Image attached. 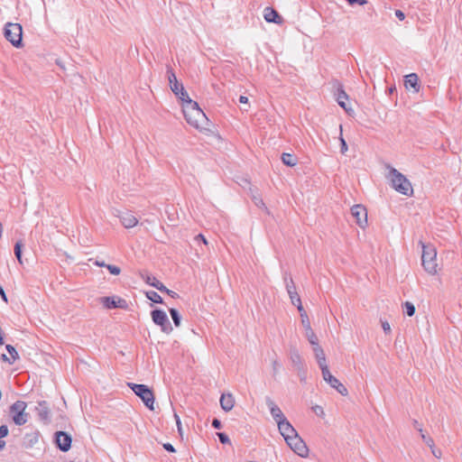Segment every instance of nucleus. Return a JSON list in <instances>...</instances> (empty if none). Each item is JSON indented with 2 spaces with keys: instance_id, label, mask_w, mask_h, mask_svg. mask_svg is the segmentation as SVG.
<instances>
[{
  "instance_id": "7ed1b4c3",
  "label": "nucleus",
  "mask_w": 462,
  "mask_h": 462,
  "mask_svg": "<svg viewBox=\"0 0 462 462\" xmlns=\"http://www.w3.org/2000/svg\"><path fill=\"white\" fill-rule=\"evenodd\" d=\"M420 244L422 246V255H421V263L424 270L431 275L437 273V252L434 246L430 245H425L421 241Z\"/></svg>"
},
{
  "instance_id": "a211bd4d",
  "label": "nucleus",
  "mask_w": 462,
  "mask_h": 462,
  "mask_svg": "<svg viewBox=\"0 0 462 462\" xmlns=\"http://www.w3.org/2000/svg\"><path fill=\"white\" fill-rule=\"evenodd\" d=\"M72 437L68 432L60 430V451L67 452L70 449Z\"/></svg>"
},
{
  "instance_id": "0eeeda50",
  "label": "nucleus",
  "mask_w": 462,
  "mask_h": 462,
  "mask_svg": "<svg viewBox=\"0 0 462 462\" xmlns=\"http://www.w3.org/2000/svg\"><path fill=\"white\" fill-rule=\"evenodd\" d=\"M152 321L161 327L162 332L170 334L172 331V327L169 321L166 313L162 310H154L151 313Z\"/></svg>"
},
{
  "instance_id": "a18cd8bd",
  "label": "nucleus",
  "mask_w": 462,
  "mask_h": 462,
  "mask_svg": "<svg viewBox=\"0 0 462 462\" xmlns=\"http://www.w3.org/2000/svg\"><path fill=\"white\" fill-rule=\"evenodd\" d=\"M382 328L385 333L391 332V326L387 321H382Z\"/></svg>"
},
{
  "instance_id": "f3484780",
  "label": "nucleus",
  "mask_w": 462,
  "mask_h": 462,
  "mask_svg": "<svg viewBox=\"0 0 462 462\" xmlns=\"http://www.w3.org/2000/svg\"><path fill=\"white\" fill-rule=\"evenodd\" d=\"M171 89L181 100L182 104L187 103V100H191L181 83L175 82Z\"/></svg>"
},
{
  "instance_id": "de8ad7c7",
  "label": "nucleus",
  "mask_w": 462,
  "mask_h": 462,
  "mask_svg": "<svg viewBox=\"0 0 462 462\" xmlns=\"http://www.w3.org/2000/svg\"><path fill=\"white\" fill-rule=\"evenodd\" d=\"M346 1H347V2L349 3V5H355V4H358V5H365V4L367 3V1H366V0H346Z\"/></svg>"
},
{
  "instance_id": "c756f323",
  "label": "nucleus",
  "mask_w": 462,
  "mask_h": 462,
  "mask_svg": "<svg viewBox=\"0 0 462 462\" xmlns=\"http://www.w3.org/2000/svg\"><path fill=\"white\" fill-rule=\"evenodd\" d=\"M252 199L254 203V205L260 208L264 209L266 212H268V208H266L263 199L259 195H254L252 197Z\"/></svg>"
},
{
  "instance_id": "f8f14e48",
  "label": "nucleus",
  "mask_w": 462,
  "mask_h": 462,
  "mask_svg": "<svg viewBox=\"0 0 462 462\" xmlns=\"http://www.w3.org/2000/svg\"><path fill=\"white\" fill-rule=\"evenodd\" d=\"M265 402L270 410L272 417L277 424H279L282 420H287L279 406L270 397H266Z\"/></svg>"
},
{
  "instance_id": "4c0bfd02",
  "label": "nucleus",
  "mask_w": 462,
  "mask_h": 462,
  "mask_svg": "<svg viewBox=\"0 0 462 462\" xmlns=\"http://www.w3.org/2000/svg\"><path fill=\"white\" fill-rule=\"evenodd\" d=\"M217 437L219 439V441L222 444H229L230 443V439H229L228 436L226 433L218 432V433H217Z\"/></svg>"
},
{
  "instance_id": "2f4dec72",
  "label": "nucleus",
  "mask_w": 462,
  "mask_h": 462,
  "mask_svg": "<svg viewBox=\"0 0 462 462\" xmlns=\"http://www.w3.org/2000/svg\"><path fill=\"white\" fill-rule=\"evenodd\" d=\"M320 370H321V373H322V377L324 379V381H328L329 379V377L331 378L333 375L330 374L329 372V369H328V365H320L319 366Z\"/></svg>"
},
{
  "instance_id": "2eb2a0df",
  "label": "nucleus",
  "mask_w": 462,
  "mask_h": 462,
  "mask_svg": "<svg viewBox=\"0 0 462 462\" xmlns=\"http://www.w3.org/2000/svg\"><path fill=\"white\" fill-rule=\"evenodd\" d=\"M263 17L267 23H274L276 24H281L283 21L279 13L273 7L269 6L264 8Z\"/></svg>"
},
{
  "instance_id": "c9c22d12",
  "label": "nucleus",
  "mask_w": 462,
  "mask_h": 462,
  "mask_svg": "<svg viewBox=\"0 0 462 462\" xmlns=\"http://www.w3.org/2000/svg\"><path fill=\"white\" fill-rule=\"evenodd\" d=\"M420 434H421V439L425 442V444L427 446H429L430 448H434V440L430 437L423 434V432H421Z\"/></svg>"
},
{
  "instance_id": "f704fd0d",
  "label": "nucleus",
  "mask_w": 462,
  "mask_h": 462,
  "mask_svg": "<svg viewBox=\"0 0 462 462\" xmlns=\"http://www.w3.org/2000/svg\"><path fill=\"white\" fill-rule=\"evenodd\" d=\"M106 268L113 275H119L121 273V269L116 265L107 264Z\"/></svg>"
},
{
  "instance_id": "423d86ee",
  "label": "nucleus",
  "mask_w": 462,
  "mask_h": 462,
  "mask_svg": "<svg viewBox=\"0 0 462 462\" xmlns=\"http://www.w3.org/2000/svg\"><path fill=\"white\" fill-rule=\"evenodd\" d=\"M26 403L23 401H17L12 404L10 411L13 415L14 422L18 425H23L27 421V414L24 413Z\"/></svg>"
},
{
  "instance_id": "72a5a7b5",
  "label": "nucleus",
  "mask_w": 462,
  "mask_h": 462,
  "mask_svg": "<svg viewBox=\"0 0 462 462\" xmlns=\"http://www.w3.org/2000/svg\"><path fill=\"white\" fill-rule=\"evenodd\" d=\"M168 79H169V83H170V87L171 88H172V85L175 83V82H179L177 78H176V75L175 73L172 71V69H169L168 71Z\"/></svg>"
},
{
  "instance_id": "1a4fd4ad",
  "label": "nucleus",
  "mask_w": 462,
  "mask_h": 462,
  "mask_svg": "<svg viewBox=\"0 0 462 462\" xmlns=\"http://www.w3.org/2000/svg\"><path fill=\"white\" fill-rule=\"evenodd\" d=\"M351 215L361 228H365L367 226V210L364 206L359 204L354 205L351 208Z\"/></svg>"
},
{
  "instance_id": "8fccbe9b",
  "label": "nucleus",
  "mask_w": 462,
  "mask_h": 462,
  "mask_svg": "<svg viewBox=\"0 0 462 462\" xmlns=\"http://www.w3.org/2000/svg\"><path fill=\"white\" fill-rule=\"evenodd\" d=\"M212 427L214 429H221L222 428V424H221V421L218 420V419H214L212 420Z\"/></svg>"
},
{
  "instance_id": "c85d7f7f",
  "label": "nucleus",
  "mask_w": 462,
  "mask_h": 462,
  "mask_svg": "<svg viewBox=\"0 0 462 462\" xmlns=\"http://www.w3.org/2000/svg\"><path fill=\"white\" fill-rule=\"evenodd\" d=\"M22 246L23 243L21 241L16 242L14 245V254L20 264L23 263L22 258Z\"/></svg>"
},
{
  "instance_id": "4468645a",
  "label": "nucleus",
  "mask_w": 462,
  "mask_h": 462,
  "mask_svg": "<svg viewBox=\"0 0 462 462\" xmlns=\"http://www.w3.org/2000/svg\"><path fill=\"white\" fill-rule=\"evenodd\" d=\"M301 324L305 330V337H307L310 344L317 345L318 337L316 336L313 329L311 328V325H310L309 317H305L304 315H302Z\"/></svg>"
},
{
  "instance_id": "09e8293b",
  "label": "nucleus",
  "mask_w": 462,
  "mask_h": 462,
  "mask_svg": "<svg viewBox=\"0 0 462 462\" xmlns=\"http://www.w3.org/2000/svg\"><path fill=\"white\" fill-rule=\"evenodd\" d=\"M195 240L197 242H202L203 244L207 245L208 244V241L207 239L205 238V236L202 235V234H199L195 236Z\"/></svg>"
},
{
  "instance_id": "ea45409f",
  "label": "nucleus",
  "mask_w": 462,
  "mask_h": 462,
  "mask_svg": "<svg viewBox=\"0 0 462 462\" xmlns=\"http://www.w3.org/2000/svg\"><path fill=\"white\" fill-rule=\"evenodd\" d=\"M312 411L316 413L318 416H324L325 412L323 411V408L319 405H315L312 407Z\"/></svg>"
},
{
  "instance_id": "bb28decb",
  "label": "nucleus",
  "mask_w": 462,
  "mask_h": 462,
  "mask_svg": "<svg viewBox=\"0 0 462 462\" xmlns=\"http://www.w3.org/2000/svg\"><path fill=\"white\" fill-rule=\"evenodd\" d=\"M146 297L154 303H163L162 298L154 291H147Z\"/></svg>"
},
{
  "instance_id": "6e6552de",
  "label": "nucleus",
  "mask_w": 462,
  "mask_h": 462,
  "mask_svg": "<svg viewBox=\"0 0 462 462\" xmlns=\"http://www.w3.org/2000/svg\"><path fill=\"white\" fill-rule=\"evenodd\" d=\"M286 443L300 457H305L308 455V447L298 434L287 439Z\"/></svg>"
},
{
  "instance_id": "473e14b6",
  "label": "nucleus",
  "mask_w": 462,
  "mask_h": 462,
  "mask_svg": "<svg viewBox=\"0 0 462 462\" xmlns=\"http://www.w3.org/2000/svg\"><path fill=\"white\" fill-rule=\"evenodd\" d=\"M5 348L10 354L12 361H16L19 358L17 351L12 345H6Z\"/></svg>"
},
{
  "instance_id": "49530a36",
  "label": "nucleus",
  "mask_w": 462,
  "mask_h": 462,
  "mask_svg": "<svg viewBox=\"0 0 462 462\" xmlns=\"http://www.w3.org/2000/svg\"><path fill=\"white\" fill-rule=\"evenodd\" d=\"M174 418H175V420H176L178 430L181 434L182 429H181L180 419V417H179V415L177 413H174Z\"/></svg>"
},
{
  "instance_id": "412c9836",
  "label": "nucleus",
  "mask_w": 462,
  "mask_h": 462,
  "mask_svg": "<svg viewBox=\"0 0 462 462\" xmlns=\"http://www.w3.org/2000/svg\"><path fill=\"white\" fill-rule=\"evenodd\" d=\"M404 85L406 88H413L415 92H419L420 85L417 74L411 73L405 76Z\"/></svg>"
},
{
  "instance_id": "37998d69",
  "label": "nucleus",
  "mask_w": 462,
  "mask_h": 462,
  "mask_svg": "<svg viewBox=\"0 0 462 462\" xmlns=\"http://www.w3.org/2000/svg\"><path fill=\"white\" fill-rule=\"evenodd\" d=\"M8 435V428L5 425L0 426V439L5 438Z\"/></svg>"
},
{
  "instance_id": "9d476101",
  "label": "nucleus",
  "mask_w": 462,
  "mask_h": 462,
  "mask_svg": "<svg viewBox=\"0 0 462 462\" xmlns=\"http://www.w3.org/2000/svg\"><path fill=\"white\" fill-rule=\"evenodd\" d=\"M101 302L106 309H126L127 302L125 299L120 297H103L101 298Z\"/></svg>"
},
{
  "instance_id": "bf43d9fd",
  "label": "nucleus",
  "mask_w": 462,
  "mask_h": 462,
  "mask_svg": "<svg viewBox=\"0 0 462 462\" xmlns=\"http://www.w3.org/2000/svg\"><path fill=\"white\" fill-rule=\"evenodd\" d=\"M279 366H280V364L278 363V361H277V360H274V361L273 362V370H274V371H276V370L279 368Z\"/></svg>"
},
{
  "instance_id": "b1692460",
  "label": "nucleus",
  "mask_w": 462,
  "mask_h": 462,
  "mask_svg": "<svg viewBox=\"0 0 462 462\" xmlns=\"http://www.w3.org/2000/svg\"><path fill=\"white\" fill-rule=\"evenodd\" d=\"M142 278L145 281L146 283L156 288L158 291H163L165 289V285L157 280L154 276L149 274H142Z\"/></svg>"
},
{
  "instance_id": "f257e3e1",
  "label": "nucleus",
  "mask_w": 462,
  "mask_h": 462,
  "mask_svg": "<svg viewBox=\"0 0 462 462\" xmlns=\"http://www.w3.org/2000/svg\"><path fill=\"white\" fill-rule=\"evenodd\" d=\"M182 112L188 124L195 128L204 129L208 125V118L196 101L187 100V103L182 104Z\"/></svg>"
},
{
  "instance_id": "c03bdc74",
  "label": "nucleus",
  "mask_w": 462,
  "mask_h": 462,
  "mask_svg": "<svg viewBox=\"0 0 462 462\" xmlns=\"http://www.w3.org/2000/svg\"><path fill=\"white\" fill-rule=\"evenodd\" d=\"M340 143H341V152L345 153L347 151V144L342 136L340 137Z\"/></svg>"
},
{
  "instance_id": "a878e982",
  "label": "nucleus",
  "mask_w": 462,
  "mask_h": 462,
  "mask_svg": "<svg viewBox=\"0 0 462 462\" xmlns=\"http://www.w3.org/2000/svg\"><path fill=\"white\" fill-rule=\"evenodd\" d=\"M348 98V96L346 95V93L344 91V89L342 88H338L337 89V101L338 103V105L344 108L345 110H346V100Z\"/></svg>"
},
{
  "instance_id": "e433bc0d",
  "label": "nucleus",
  "mask_w": 462,
  "mask_h": 462,
  "mask_svg": "<svg viewBox=\"0 0 462 462\" xmlns=\"http://www.w3.org/2000/svg\"><path fill=\"white\" fill-rule=\"evenodd\" d=\"M297 374L300 377V380L301 383H306V381H307V370H306V366L302 368V370H298L297 371Z\"/></svg>"
},
{
  "instance_id": "39448f33",
  "label": "nucleus",
  "mask_w": 462,
  "mask_h": 462,
  "mask_svg": "<svg viewBox=\"0 0 462 462\" xmlns=\"http://www.w3.org/2000/svg\"><path fill=\"white\" fill-rule=\"evenodd\" d=\"M23 29L19 23H8L5 27V37L14 47L22 45Z\"/></svg>"
},
{
  "instance_id": "aec40b11",
  "label": "nucleus",
  "mask_w": 462,
  "mask_h": 462,
  "mask_svg": "<svg viewBox=\"0 0 462 462\" xmlns=\"http://www.w3.org/2000/svg\"><path fill=\"white\" fill-rule=\"evenodd\" d=\"M235 398L231 393H223L220 397V406L225 411H229L234 408Z\"/></svg>"
},
{
  "instance_id": "3c124183",
  "label": "nucleus",
  "mask_w": 462,
  "mask_h": 462,
  "mask_svg": "<svg viewBox=\"0 0 462 462\" xmlns=\"http://www.w3.org/2000/svg\"><path fill=\"white\" fill-rule=\"evenodd\" d=\"M163 448L169 452H175V448L171 443L163 444Z\"/></svg>"
},
{
  "instance_id": "6e6d98bb",
  "label": "nucleus",
  "mask_w": 462,
  "mask_h": 462,
  "mask_svg": "<svg viewBox=\"0 0 462 462\" xmlns=\"http://www.w3.org/2000/svg\"><path fill=\"white\" fill-rule=\"evenodd\" d=\"M52 440L56 447H58V430L53 433Z\"/></svg>"
},
{
  "instance_id": "393cba45",
  "label": "nucleus",
  "mask_w": 462,
  "mask_h": 462,
  "mask_svg": "<svg viewBox=\"0 0 462 462\" xmlns=\"http://www.w3.org/2000/svg\"><path fill=\"white\" fill-rule=\"evenodd\" d=\"M281 159H282V162L285 165L290 166V167H293L298 163V158L294 154H291V153L283 152L282 154Z\"/></svg>"
},
{
  "instance_id": "052dcab7",
  "label": "nucleus",
  "mask_w": 462,
  "mask_h": 462,
  "mask_svg": "<svg viewBox=\"0 0 462 462\" xmlns=\"http://www.w3.org/2000/svg\"><path fill=\"white\" fill-rule=\"evenodd\" d=\"M414 427L421 433L422 432V429L421 427L419 425L418 421L417 420H414Z\"/></svg>"
},
{
  "instance_id": "4d7b16f0",
  "label": "nucleus",
  "mask_w": 462,
  "mask_h": 462,
  "mask_svg": "<svg viewBox=\"0 0 462 462\" xmlns=\"http://www.w3.org/2000/svg\"><path fill=\"white\" fill-rule=\"evenodd\" d=\"M239 102L242 104H246L248 102V98L245 96H240Z\"/></svg>"
},
{
  "instance_id": "20e7f679",
  "label": "nucleus",
  "mask_w": 462,
  "mask_h": 462,
  "mask_svg": "<svg viewBox=\"0 0 462 462\" xmlns=\"http://www.w3.org/2000/svg\"><path fill=\"white\" fill-rule=\"evenodd\" d=\"M128 387L143 402L151 411L154 410V394L151 388L145 384L128 383Z\"/></svg>"
},
{
  "instance_id": "cd10ccee",
  "label": "nucleus",
  "mask_w": 462,
  "mask_h": 462,
  "mask_svg": "<svg viewBox=\"0 0 462 462\" xmlns=\"http://www.w3.org/2000/svg\"><path fill=\"white\" fill-rule=\"evenodd\" d=\"M169 312L171 314V317L173 320V323L176 327H180V315L179 313V311L176 310V309H170L169 310Z\"/></svg>"
},
{
  "instance_id": "864d4df0",
  "label": "nucleus",
  "mask_w": 462,
  "mask_h": 462,
  "mask_svg": "<svg viewBox=\"0 0 462 462\" xmlns=\"http://www.w3.org/2000/svg\"><path fill=\"white\" fill-rule=\"evenodd\" d=\"M395 15L400 20H403L405 18L404 14L401 10H396L395 11Z\"/></svg>"
},
{
  "instance_id": "5fc2aeb1",
  "label": "nucleus",
  "mask_w": 462,
  "mask_h": 462,
  "mask_svg": "<svg viewBox=\"0 0 462 462\" xmlns=\"http://www.w3.org/2000/svg\"><path fill=\"white\" fill-rule=\"evenodd\" d=\"M2 359H3V361L8 362L11 365L15 362V361H12V358L7 357L6 355H5V354L2 355Z\"/></svg>"
},
{
  "instance_id": "58836bf2",
  "label": "nucleus",
  "mask_w": 462,
  "mask_h": 462,
  "mask_svg": "<svg viewBox=\"0 0 462 462\" xmlns=\"http://www.w3.org/2000/svg\"><path fill=\"white\" fill-rule=\"evenodd\" d=\"M294 306L297 307L299 312H300V319L302 320V315H304L305 317H308L307 315V312L306 310H304L302 304H301V301L296 303V304H293Z\"/></svg>"
},
{
  "instance_id": "79ce46f5",
  "label": "nucleus",
  "mask_w": 462,
  "mask_h": 462,
  "mask_svg": "<svg viewBox=\"0 0 462 462\" xmlns=\"http://www.w3.org/2000/svg\"><path fill=\"white\" fill-rule=\"evenodd\" d=\"M89 261L92 262L93 264H95L96 266H98V267H106L107 266V264L102 260L89 259Z\"/></svg>"
},
{
  "instance_id": "5701e85b",
  "label": "nucleus",
  "mask_w": 462,
  "mask_h": 462,
  "mask_svg": "<svg viewBox=\"0 0 462 462\" xmlns=\"http://www.w3.org/2000/svg\"><path fill=\"white\" fill-rule=\"evenodd\" d=\"M332 388L336 389L341 395L346 396L348 392L347 389L343 385L335 376H332L326 381Z\"/></svg>"
},
{
  "instance_id": "680f3d73",
  "label": "nucleus",
  "mask_w": 462,
  "mask_h": 462,
  "mask_svg": "<svg viewBox=\"0 0 462 462\" xmlns=\"http://www.w3.org/2000/svg\"><path fill=\"white\" fill-rule=\"evenodd\" d=\"M5 447V441L0 440V450L4 449Z\"/></svg>"
},
{
  "instance_id": "ddd939ff",
  "label": "nucleus",
  "mask_w": 462,
  "mask_h": 462,
  "mask_svg": "<svg viewBox=\"0 0 462 462\" xmlns=\"http://www.w3.org/2000/svg\"><path fill=\"white\" fill-rule=\"evenodd\" d=\"M278 425V430L282 436L284 438L285 441L290 439L291 437L298 434L296 430L292 427L288 420H282Z\"/></svg>"
},
{
  "instance_id": "9b49d317",
  "label": "nucleus",
  "mask_w": 462,
  "mask_h": 462,
  "mask_svg": "<svg viewBox=\"0 0 462 462\" xmlns=\"http://www.w3.org/2000/svg\"><path fill=\"white\" fill-rule=\"evenodd\" d=\"M284 282L286 286L287 292L289 294V297L291 299V301L293 304H296L300 301H301L297 291L296 286L294 284L293 279L291 276H288L287 274L284 275Z\"/></svg>"
},
{
  "instance_id": "13d9d810",
  "label": "nucleus",
  "mask_w": 462,
  "mask_h": 462,
  "mask_svg": "<svg viewBox=\"0 0 462 462\" xmlns=\"http://www.w3.org/2000/svg\"><path fill=\"white\" fill-rule=\"evenodd\" d=\"M431 451H432V454L436 457H439L441 453L439 450H436L434 448H431Z\"/></svg>"
},
{
  "instance_id": "603ef678",
  "label": "nucleus",
  "mask_w": 462,
  "mask_h": 462,
  "mask_svg": "<svg viewBox=\"0 0 462 462\" xmlns=\"http://www.w3.org/2000/svg\"><path fill=\"white\" fill-rule=\"evenodd\" d=\"M0 296L2 298V300L5 301V302H7L8 300H7V296L3 289V287L0 285Z\"/></svg>"
},
{
  "instance_id": "a19ab883",
  "label": "nucleus",
  "mask_w": 462,
  "mask_h": 462,
  "mask_svg": "<svg viewBox=\"0 0 462 462\" xmlns=\"http://www.w3.org/2000/svg\"><path fill=\"white\" fill-rule=\"evenodd\" d=\"M161 292H165L167 293L170 297L173 298V299H177L179 298V294L171 290H169L166 286H165V289L163 291H160Z\"/></svg>"
},
{
  "instance_id": "7c9ffc66",
  "label": "nucleus",
  "mask_w": 462,
  "mask_h": 462,
  "mask_svg": "<svg viewBox=\"0 0 462 462\" xmlns=\"http://www.w3.org/2000/svg\"><path fill=\"white\" fill-rule=\"evenodd\" d=\"M403 308L405 309L406 314L409 317H412L414 315L415 306L411 302H410V301L404 302Z\"/></svg>"
},
{
  "instance_id": "4be33fe9",
  "label": "nucleus",
  "mask_w": 462,
  "mask_h": 462,
  "mask_svg": "<svg viewBox=\"0 0 462 462\" xmlns=\"http://www.w3.org/2000/svg\"><path fill=\"white\" fill-rule=\"evenodd\" d=\"M312 349L316 357V360L318 362L319 366L326 365V356L322 349V347L319 345V339L317 340V345H311Z\"/></svg>"
},
{
  "instance_id": "f03ea898",
  "label": "nucleus",
  "mask_w": 462,
  "mask_h": 462,
  "mask_svg": "<svg viewBox=\"0 0 462 462\" xmlns=\"http://www.w3.org/2000/svg\"><path fill=\"white\" fill-rule=\"evenodd\" d=\"M389 173L387 179L391 181L392 187L399 193L411 196L413 192L410 180L396 169L388 166Z\"/></svg>"
},
{
  "instance_id": "e2e57ef3",
  "label": "nucleus",
  "mask_w": 462,
  "mask_h": 462,
  "mask_svg": "<svg viewBox=\"0 0 462 462\" xmlns=\"http://www.w3.org/2000/svg\"><path fill=\"white\" fill-rule=\"evenodd\" d=\"M41 416L43 418V419H46L48 417V412L47 411H42L40 413Z\"/></svg>"
},
{
  "instance_id": "dca6fc26",
  "label": "nucleus",
  "mask_w": 462,
  "mask_h": 462,
  "mask_svg": "<svg viewBox=\"0 0 462 462\" xmlns=\"http://www.w3.org/2000/svg\"><path fill=\"white\" fill-rule=\"evenodd\" d=\"M290 360L296 371L302 370L303 367H305L304 361L299 353V351L293 347L290 350Z\"/></svg>"
},
{
  "instance_id": "6ab92c4d",
  "label": "nucleus",
  "mask_w": 462,
  "mask_h": 462,
  "mask_svg": "<svg viewBox=\"0 0 462 462\" xmlns=\"http://www.w3.org/2000/svg\"><path fill=\"white\" fill-rule=\"evenodd\" d=\"M120 221L125 228H131L137 225V218L130 212H124L120 215Z\"/></svg>"
}]
</instances>
